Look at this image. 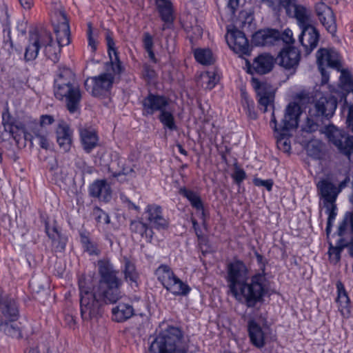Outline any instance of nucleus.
<instances>
[{
  "label": "nucleus",
  "mask_w": 353,
  "mask_h": 353,
  "mask_svg": "<svg viewBox=\"0 0 353 353\" xmlns=\"http://www.w3.org/2000/svg\"><path fill=\"white\" fill-rule=\"evenodd\" d=\"M99 280L97 286L88 285L79 280L81 315L83 321L97 319L101 316L105 303H116L121 297L122 280L109 260L97 263Z\"/></svg>",
  "instance_id": "1"
},
{
  "label": "nucleus",
  "mask_w": 353,
  "mask_h": 353,
  "mask_svg": "<svg viewBox=\"0 0 353 353\" xmlns=\"http://www.w3.org/2000/svg\"><path fill=\"white\" fill-rule=\"evenodd\" d=\"M257 262L261 265L262 273L253 275L249 279L248 270L245 263L239 260L228 263L225 277L229 293L240 303L252 307L263 301L268 289L265 278V259L258 252H255Z\"/></svg>",
  "instance_id": "2"
},
{
  "label": "nucleus",
  "mask_w": 353,
  "mask_h": 353,
  "mask_svg": "<svg viewBox=\"0 0 353 353\" xmlns=\"http://www.w3.org/2000/svg\"><path fill=\"white\" fill-rule=\"evenodd\" d=\"M104 30L110 57V61L106 63L107 71L98 76L88 79L85 82V85L87 87L88 82L91 81L92 83L91 94L97 97L105 95L110 92L114 81V75L120 74L123 70L115 47L113 32L109 29Z\"/></svg>",
  "instance_id": "3"
},
{
  "label": "nucleus",
  "mask_w": 353,
  "mask_h": 353,
  "mask_svg": "<svg viewBox=\"0 0 353 353\" xmlns=\"http://www.w3.org/2000/svg\"><path fill=\"white\" fill-rule=\"evenodd\" d=\"M54 94L63 102L70 113L80 108L81 92L74 74L69 68H59L54 81Z\"/></svg>",
  "instance_id": "4"
},
{
  "label": "nucleus",
  "mask_w": 353,
  "mask_h": 353,
  "mask_svg": "<svg viewBox=\"0 0 353 353\" xmlns=\"http://www.w3.org/2000/svg\"><path fill=\"white\" fill-rule=\"evenodd\" d=\"M300 113V106L296 103H290L285 109L281 123L279 125L277 124L274 111L272 113L270 124L274 125L272 128L277 133V147L284 152H288L291 149L290 141L286 137L290 130L297 127Z\"/></svg>",
  "instance_id": "5"
},
{
  "label": "nucleus",
  "mask_w": 353,
  "mask_h": 353,
  "mask_svg": "<svg viewBox=\"0 0 353 353\" xmlns=\"http://www.w3.org/2000/svg\"><path fill=\"white\" fill-rule=\"evenodd\" d=\"M150 350L151 353H186L182 332L176 327L169 326L155 339Z\"/></svg>",
  "instance_id": "6"
},
{
  "label": "nucleus",
  "mask_w": 353,
  "mask_h": 353,
  "mask_svg": "<svg viewBox=\"0 0 353 353\" xmlns=\"http://www.w3.org/2000/svg\"><path fill=\"white\" fill-rule=\"evenodd\" d=\"M268 7L276 13L282 9L285 10L288 16L297 20L300 28L310 25V17L307 9L296 3V0H263Z\"/></svg>",
  "instance_id": "7"
},
{
  "label": "nucleus",
  "mask_w": 353,
  "mask_h": 353,
  "mask_svg": "<svg viewBox=\"0 0 353 353\" xmlns=\"http://www.w3.org/2000/svg\"><path fill=\"white\" fill-rule=\"evenodd\" d=\"M156 275L163 287L176 296H186L190 288L174 275L166 265H160L156 270Z\"/></svg>",
  "instance_id": "8"
},
{
  "label": "nucleus",
  "mask_w": 353,
  "mask_h": 353,
  "mask_svg": "<svg viewBox=\"0 0 353 353\" xmlns=\"http://www.w3.org/2000/svg\"><path fill=\"white\" fill-rule=\"evenodd\" d=\"M321 132L324 133L329 141L353 163V136L347 135L344 131L334 125L325 127L324 130H321Z\"/></svg>",
  "instance_id": "9"
},
{
  "label": "nucleus",
  "mask_w": 353,
  "mask_h": 353,
  "mask_svg": "<svg viewBox=\"0 0 353 353\" xmlns=\"http://www.w3.org/2000/svg\"><path fill=\"white\" fill-rule=\"evenodd\" d=\"M317 63L322 76L321 85L326 84L329 81V75L325 66H328L336 70L342 68L339 52L334 49L321 48L316 52Z\"/></svg>",
  "instance_id": "10"
},
{
  "label": "nucleus",
  "mask_w": 353,
  "mask_h": 353,
  "mask_svg": "<svg viewBox=\"0 0 353 353\" xmlns=\"http://www.w3.org/2000/svg\"><path fill=\"white\" fill-rule=\"evenodd\" d=\"M316 99L314 106V115L323 117L327 119L332 117L337 107V100L331 94H321L316 91L314 95Z\"/></svg>",
  "instance_id": "11"
},
{
  "label": "nucleus",
  "mask_w": 353,
  "mask_h": 353,
  "mask_svg": "<svg viewBox=\"0 0 353 353\" xmlns=\"http://www.w3.org/2000/svg\"><path fill=\"white\" fill-rule=\"evenodd\" d=\"M51 41V34L48 32L39 33L36 31L30 32L28 43L26 47L24 59L26 61L34 60L38 54L42 43Z\"/></svg>",
  "instance_id": "12"
},
{
  "label": "nucleus",
  "mask_w": 353,
  "mask_h": 353,
  "mask_svg": "<svg viewBox=\"0 0 353 353\" xmlns=\"http://www.w3.org/2000/svg\"><path fill=\"white\" fill-rule=\"evenodd\" d=\"M252 81L258 97L259 109L263 112H268L269 108L273 109L274 94L270 85L266 83H261L255 78H252Z\"/></svg>",
  "instance_id": "13"
},
{
  "label": "nucleus",
  "mask_w": 353,
  "mask_h": 353,
  "mask_svg": "<svg viewBox=\"0 0 353 353\" xmlns=\"http://www.w3.org/2000/svg\"><path fill=\"white\" fill-rule=\"evenodd\" d=\"M144 215L151 227L159 230L168 228L169 221L164 216L163 209L160 205L154 203L148 205L145 209Z\"/></svg>",
  "instance_id": "14"
},
{
  "label": "nucleus",
  "mask_w": 353,
  "mask_h": 353,
  "mask_svg": "<svg viewBox=\"0 0 353 353\" xmlns=\"http://www.w3.org/2000/svg\"><path fill=\"white\" fill-rule=\"evenodd\" d=\"M314 8L319 21L328 32L334 35L336 32V21L332 9L323 1L316 3Z\"/></svg>",
  "instance_id": "15"
},
{
  "label": "nucleus",
  "mask_w": 353,
  "mask_h": 353,
  "mask_svg": "<svg viewBox=\"0 0 353 353\" xmlns=\"http://www.w3.org/2000/svg\"><path fill=\"white\" fill-rule=\"evenodd\" d=\"M300 61V52L294 47L284 48L279 54L275 61L285 70L294 73Z\"/></svg>",
  "instance_id": "16"
},
{
  "label": "nucleus",
  "mask_w": 353,
  "mask_h": 353,
  "mask_svg": "<svg viewBox=\"0 0 353 353\" xmlns=\"http://www.w3.org/2000/svg\"><path fill=\"white\" fill-rule=\"evenodd\" d=\"M169 99L163 95L150 93L142 101L144 115H152L155 112L160 113L167 108Z\"/></svg>",
  "instance_id": "17"
},
{
  "label": "nucleus",
  "mask_w": 353,
  "mask_h": 353,
  "mask_svg": "<svg viewBox=\"0 0 353 353\" xmlns=\"http://www.w3.org/2000/svg\"><path fill=\"white\" fill-rule=\"evenodd\" d=\"M227 42L234 52L240 54H250V46L248 40L243 32L239 30H234L228 33Z\"/></svg>",
  "instance_id": "18"
},
{
  "label": "nucleus",
  "mask_w": 353,
  "mask_h": 353,
  "mask_svg": "<svg viewBox=\"0 0 353 353\" xmlns=\"http://www.w3.org/2000/svg\"><path fill=\"white\" fill-rule=\"evenodd\" d=\"M318 195L323 200V204L336 203L340 189L328 179H323L316 183Z\"/></svg>",
  "instance_id": "19"
},
{
  "label": "nucleus",
  "mask_w": 353,
  "mask_h": 353,
  "mask_svg": "<svg viewBox=\"0 0 353 353\" xmlns=\"http://www.w3.org/2000/svg\"><path fill=\"white\" fill-rule=\"evenodd\" d=\"M299 40L304 48L306 54H309L316 46L319 39L317 30L312 25L301 28Z\"/></svg>",
  "instance_id": "20"
},
{
  "label": "nucleus",
  "mask_w": 353,
  "mask_h": 353,
  "mask_svg": "<svg viewBox=\"0 0 353 353\" xmlns=\"http://www.w3.org/2000/svg\"><path fill=\"white\" fill-rule=\"evenodd\" d=\"M247 330L250 343L257 348H263L265 345V332L252 316L248 318Z\"/></svg>",
  "instance_id": "21"
},
{
  "label": "nucleus",
  "mask_w": 353,
  "mask_h": 353,
  "mask_svg": "<svg viewBox=\"0 0 353 353\" xmlns=\"http://www.w3.org/2000/svg\"><path fill=\"white\" fill-rule=\"evenodd\" d=\"M274 62L275 59L272 56L264 53L256 57L252 65L247 61V65L250 73L265 74L272 70Z\"/></svg>",
  "instance_id": "22"
},
{
  "label": "nucleus",
  "mask_w": 353,
  "mask_h": 353,
  "mask_svg": "<svg viewBox=\"0 0 353 353\" xmlns=\"http://www.w3.org/2000/svg\"><path fill=\"white\" fill-rule=\"evenodd\" d=\"M281 32L276 29H264L256 32L252 37V42L258 46H270L279 42Z\"/></svg>",
  "instance_id": "23"
},
{
  "label": "nucleus",
  "mask_w": 353,
  "mask_h": 353,
  "mask_svg": "<svg viewBox=\"0 0 353 353\" xmlns=\"http://www.w3.org/2000/svg\"><path fill=\"white\" fill-rule=\"evenodd\" d=\"M57 141L60 149L63 152H68L72 143V130L70 126L64 121L59 123L56 129Z\"/></svg>",
  "instance_id": "24"
},
{
  "label": "nucleus",
  "mask_w": 353,
  "mask_h": 353,
  "mask_svg": "<svg viewBox=\"0 0 353 353\" xmlns=\"http://www.w3.org/2000/svg\"><path fill=\"white\" fill-rule=\"evenodd\" d=\"M90 196L103 201H108L111 198L110 186L105 180H97L91 184L89 188Z\"/></svg>",
  "instance_id": "25"
},
{
  "label": "nucleus",
  "mask_w": 353,
  "mask_h": 353,
  "mask_svg": "<svg viewBox=\"0 0 353 353\" xmlns=\"http://www.w3.org/2000/svg\"><path fill=\"white\" fill-rule=\"evenodd\" d=\"M179 194L186 198L190 202L191 206L197 212H201V218L205 221V212L203 207V201L196 192L186 188H181L179 190Z\"/></svg>",
  "instance_id": "26"
},
{
  "label": "nucleus",
  "mask_w": 353,
  "mask_h": 353,
  "mask_svg": "<svg viewBox=\"0 0 353 353\" xmlns=\"http://www.w3.org/2000/svg\"><path fill=\"white\" fill-rule=\"evenodd\" d=\"M81 141L84 150L90 153L98 144V136L92 128H80Z\"/></svg>",
  "instance_id": "27"
},
{
  "label": "nucleus",
  "mask_w": 353,
  "mask_h": 353,
  "mask_svg": "<svg viewBox=\"0 0 353 353\" xmlns=\"http://www.w3.org/2000/svg\"><path fill=\"white\" fill-rule=\"evenodd\" d=\"M155 3L161 20L165 23H172L175 17L172 0H157Z\"/></svg>",
  "instance_id": "28"
},
{
  "label": "nucleus",
  "mask_w": 353,
  "mask_h": 353,
  "mask_svg": "<svg viewBox=\"0 0 353 353\" xmlns=\"http://www.w3.org/2000/svg\"><path fill=\"white\" fill-rule=\"evenodd\" d=\"M63 21L54 27V32L57 36V41L59 46H68L70 43V32L69 23L64 13H61Z\"/></svg>",
  "instance_id": "29"
},
{
  "label": "nucleus",
  "mask_w": 353,
  "mask_h": 353,
  "mask_svg": "<svg viewBox=\"0 0 353 353\" xmlns=\"http://www.w3.org/2000/svg\"><path fill=\"white\" fill-rule=\"evenodd\" d=\"M123 268L122 272L124 279L129 283H134L136 286L138 285L139 273L137 271L135 264L128 257L124 256L123 259Z\"/></svg>",
  "instance_id": "30"
},
{
  "label": "nucleus",
  "mask_w": 353,
  "mask_h": 353,
  "mask_svg": "<svg viewBox=\"0 0 353 353\" xmlns=\"http://www.w3.org/2000/svg\"><path fill=\"white\" fill-rule=\"evenodd\" d=\"M134 314L132 306L128 303H121L112 308L113 319L117 322H123Z\"/></svg>",
  "instance_id": "31"
},
{
  "label": "nucleus",
  "mask_w": 353,
  "mask_h": 353,
  "mask_svg": "<svg viewBox=\"0 0 353 353\" xmlns=\"http://www.w3.org/2000/svg\"><path fill=\"white\" fill-rule=\"evenodd\" d=\"M0 310L5 315L12 318L17 317L19 313L15 301L10 297L3 298L0 296Z\"/></svg>",
  "instance_id": "32"
},
{
  "label": "nucleus",
  "mask_w": 353,
  "mask_h": 353,
  "mask_svg": "<svg viewBox=\"0 0 353 353\" xmlns=\"http://www.w3.org/2000/svg\"><path fill=\"white\" fill-rule=\"evenodd\" d=\"M337 289L338 297L336 301L339 303V310L343 316L347 317L350 313L349 308V297L347 296V294L341 283L337 284Z\"/></svg>",
  "instance_id": "33"
},
{
  "label": "nucleus",
  "mask_w": 353,
  "mask_h": 353,
  "mask_svg": "<svg viewBox=\"0 0 353 353\" xmlns=\"http://www.w3.org/2000/svg\"><path fill=\"white\" fill-rule=\"evenodd\" d=\"M319 121H321L320 117L314 115L313 110H310V116L307 117L302 125L303 132L312 133L317 130L321 132V130H324V128H320Z\"/></svg>",
  "instance_id": "34"
},
{
  "label": "nucleus",
  "mask_w": 353,
  "mask_h": 353,
  "mask_svg": "<svg viewBox=\"0 0 353 353\" xmlns=\"http://www.w3.org/2000/svg\"><path fill=\"white\" fill-rule=\"evenodd\" d=\"M46 232L48 236L52 240L53 246L57 252H62L64 250L66 241L65 239L61 236L56 228L50 230L46 227Z\"/></svg>",
  "instance_id": "35"
},
{
  "label": "nucleus",
  "mask_w": 353,
  "mask_h": 353,
  "mask_svg": "<svg viewBox=\"0 0 353 353\" xmlns=\"http://www.w3.org/2000/svg\"><path fill=\"white\" fill-rule=\"evenodd\" d=\"M196 60L202 65H210L214 63L212 53L210 49L197 48L194 52Z\"/></svg>",
  "instance_id": "36"
},
{
  "label": "nucleus",
  "mask_w": 353,
  "mask_h": 353,
  "mask_svg": "<svg viewBox=\"0 0 353 353\" xmlns=\"http://www.w3.org/2000/svg\"><path fill=\"white\" fill-rule=\"evenodd\" d=\"M158 118L163 125L164 128H168L171 131L176 130L177 126L174 121L173 113L171 111L166 108L163 111H161Z\"/></svg>",
  "instance_id": "37"
},
{
  "label": "nucleus",
  "mask_w": 353,
  "mask_h": 353,
  "mask_svg": "<svg viewBox=\"0 0 353 353\" xmlns=\"http://www.w3.org/2000/svg\"><path fill=\"white\" fill-rule=\"evenodd\" d=\"M42 46L44 48L46 56L54 63L58 62L61 52V48L59 46L58 48H57L53 46L52 37H51V41L50 42H45V43H42Z\"/></svg>",
  "instance_id": "38"
},
{
  "label": "nucleus",
  "mask_w": 353,
  "mask_h": 353,
  "mask_svg": "<svg viewBox=\"0 0 353 353\" xmlns=\"http://www.w3.org/2000/svg\"><path fill=\"white\" fill-rule=\"evenodd\" d=\"M201 85L205 89H212L218 82V77L214 72H206L200 77Z\"/></svg>",
  "instance_id": "39"
},
{
  "label": "nucleus",
  "mask_w": 353,
  "mask_h": 353,
  "mask_svg": "<svg viewBox=\"0 0 353 353\" xmlns=\"http://www.w3.org/2000/svg\"><path fill=\"white\" fill-rule=\"evenodd\" d=\"M81 242L83 245L84 250L88 252L90 255H99L100 250L97 243L90 241L87 236L81 237Z\"/></svg>",
  "instance_id": "40"
},
{
  "label": "nucleus",
  "mask_w": 353,
  "mask_h": 353,
  "mask_svg": "<svg viewBox=\"0 0 353 353\" xmlns=\"http://www.w3.org/2000/svg\"><path fill=\"white\" fill-rule=\"evenodd\" d=\"M130 228L132 233L143 236L147 232L148 225L142 221L134 220L131 221Z\"/></svg>",
  "instance_id": "41"
},
{
  "label": "nucleus",
  "mask_w": 353,
  "mask_h": 353,
  "mask_svg": "<svg viewBox=\"0 0 353 353\" xmlns=\"http://www.w3.org/2000/svg\"><path fill=\"white\" fill-rule=\"evenodd\" d=\"M323 205L326 208V213L328 214L326 231L327 233H329L331 229L332 223L336 216V203H331L323 204Z\"/></svg>",
  "instance_id": "42"
},
{
  "label": "nucleus",
  "mask_w": 353,
  "mask_h": 353,
  "mask_svg": "<svg viewBox=\"0 0 353 353\" xmlns=\"http://www.w3.org/2000/svg\"><path fill=\"white\" fill-rule=\"evenodd\" d=\"M34 136L39 141V144L43 149H48L50 143L48 139V133L44 132L42 129L34 131Z\"/></svg>",
  "instance_id": "43"
},
{
  "label": "nucleus",
  "mask_w": 353,
  "mask_h": 353,
  "mask_svg": "<svg viewBox=\"0 0 353 353\" xmlns=\"http://www.w3.org/2000/svg\"><path fill=\"white\" fill-rule=\"evenodd\" d=\"M340 83L344 88H352L353 86V77L349 71L346 69H342L340 70Z\"/></svg>",
  "instance_id": "44"
},
{
  "label": "nucleus",
  "mask_w": 353,
  "mask_h": 353,
  "mask_svg": "<svg viewBox=\"0 0 353 353\" xmlns=\"http://www.w3.org/2000/svg\"><path fill=\"white\" fill-rule=\"evenodd\" d=\"M48 348V343L41 340L31 347L29 353H47Z\"/></svg>",
  "instance_id": "45"
},
{
  "label": "nucleus",
  "mask_w": 353,
  "mask_h": 353,
  "mask_svg": "<svg viewBox=\"0 0 353 353\" xmlns=\"http://www.w3.org/2000/svg\"><path fill=\"white\" fill-rule=\"evenodd\" d=\"M9 131L12 138L17 142L21 139V135L25 133V129L21 125H12L10 126Z\"/></svg>",
  "instance_id": "46"
},
{
  "label": "nucleus",
  "mask_w": 353,
  "mask_h": 353,
  "mask_svg": "<svg viewBox=\"0 0 353 353\" xmlns=\"http://www.w3.org/2000/svg\"><path fill=\"white\" fill-rule=\"evenodd\" d=\"M96 215V219L99 223H103L105 224L110 223V217L105 212L99 208H96L94 212Z\"/></svg>",
  "instance_id": "47"
},
{
  "label": "nucleus",
  "mask_w": 353,
  "mask_h": 353,
  "mask_svg": "<svg viewBox=\"0 0 353 353\" xmlns=\"http://www.w3.org/2000/svg\"><path fill=\"white\" fill-rule=\"evenodd\" d=\"M281 41L287 44L293 43L294 42L293 34L290 29L287 28L282 33H281V36L279 37V42Z\"/></svg>",
  "instance_id": "48"
},
{
  "label": "nucleus",
  "mask_w": 353,
  "mask_h": 353,
  "mask_svg": "<svg viewBox=\"0 0 353 353\" xmlns=\"http://www.w3.org/2000/svg\"><path fill=\"white\" fill-rule=\"evenodd\" d=\"M232 177L237 184H240L246 178V174L243 169L235 167Z\"/></svg>",
  "instance_id": "49"
},
{
  "label": "nucleus",
  "mask_w": 353,
  "mask_h": 353,
  "mask_svg": "<svg viewBox=\"0 0 353 353\" xmlns=\"http://www.w3.org/2000/svg\"><path fill=\"white\" fill-rule=\"evenodd\" d=\"M143 46L145 50L153 48V37L149 32H144L143 35Z\"/></svg>",
  "instance_id": "50"
},
{
  "label": "nucleus",
  "mask_w": 353,
  "mask_h": 353,
  "mask_svg": "<svg viewBox=\"0 0 353 353\" xmlns=\"http://www.w3.org/2000/svg\"><path fill=\"white\" fill-rule=\"evenodd\" d=\"M253 182L256 186L265 187L268 191L272 190L273 185V181L272 179L263 180L256 178L254 179Z\"/></svg>",
  "instance_id": "51"
},
{
  "label": "nucleus",
  "mask_w": 353,
  "mask_h": 353,
  "mask_svg": "<svg viewBox=\"0 0 353 353\" xmlns=\"http://www.w3.org/2000/svg\"><path fill=\"white\" fill-rule=\"evenodd\" d=\"M10 34V31H8L7 38L4 39L3 47L9 52V54H12L14 52V49L13 43H12V41L11 40Z\"/></svg>",
  "instance_id": "52"
},
{
  "label": "nucleus",
  "mask_w": 353,
  "mask_h": 353,
  "mask_svg": "<svg viewBox=\"0 0 353 353\" xmlns=\"http://www.w3.org/2000/svg\"><path fill=\"white\" fill-rule=\"evenodd\" d=\"M239 4V0H229L228 3V9L231 16L234 15Z\"/></svg>",
  "instance_id": "53"
},
{
  "label": "nucleus",
  "mask_w": 353,
  "mask_h": 353,
  "mask_svg": "<svg viewBox=\"0 0 353 353\" xmlns=\"http://www.w3.org/2000/svg\"><path fill=\"white\" fill-rule=\"evenodd\" d=\"M54 121V119L52 116L48 114L42 115L40 119V125L41 127H43L46 125H51Z\"/></svg>",
  "instance_id": "54"
},
{
  "label": "nucleus",
  "mask_w": 353,
  "mask_h": 353,
  "mask_svg": "<svg viewBox=\"0 0 353 353\" xmlns=\"http://www.w3.org/2000/svg\"><path fill=\"white\" fill-rule=\"evenodd\" d=\"M88 46L91 48L92 52H95L97 49L98 41L94 39L93 36L88 37Z\"/></svg>",
  "instance_id": "55"
},
{
  "label": "nucleus",
  "mask_w": 353,
  "mask_h": 353,
  "mask_svg": "<svg viewBox=\"0 0 353 353\" xmlns=\"http://www.w3.org/2000/svg\"><path fill=\"white\" fill-rule=\"evenodd\" d=\"M347 223L346 220H344L343 222L340 223L337 231L339 236H342L344 235L347 230Z\"/></svg>",
  "instance_id": "56"
},
{
  "label": "nucleus",
  "mask_w": 353,
  "mask_h": 353,
  "mask_svg": "<svg viewBox=\"0 0 353 353\" xmlns=\"http://www.w3.org/2000/svg\"><path fill=\"white\" fill-rule=\"evenodd\" d=\"M21 6L26 10H29L33 5V0H19Z\"/></svg>",
  "instance_id": "57"
},
{
  "label": "nucleus",
  "mask_w": 353,
  "mask_h": 353,
  "mask_svg": "<svg viewBox=\"0 0 353 353\" xmlns=\"http://www.w3.org/2000/svg\"><path fill=\"white\" fill-rule=\"evenodd\" d=\"M144 72L145 75L150 79H152L155 76L154 70L148 65L144 66Z\"/></svg>",
  "instance_id": "58"
},
{
  "label": "nucleus",
  "mask_w": 353,
  "mask_h": 353,
  "mask_svg": "<svg viewBox=\"0 0 353 353\" xmlns=\"http://www.w3.org/2000/svg\"><path fill=\"white\" fill-rule=\"evenodd\" d=\"M191 220H192V225H193L194 232H195L196 236L199 238H200L202 234H201V231L199 227L198 223H197L196 220L193 218Z\"/></svg>",
  "instance_id": "59"
},
{
  "label": "nucleus",
  "mask_w": 353,
  "mask_h": 353,
  "mask_svg": "<svg viewBox=\"0 0 353 353\" xmlns=\"http://www.w3.org/2000/svg\"><path fill=\"white\" fill-rule=\"evenodd\" d=\"M311 147H314V144L312 143H310L307 145V152H309V154L310 155L314 156L318 155L319 153L320 152V148L318 146H316L314 149V151L312 152L310 149Z\"/></svg>",
  "instance_id": "60"
},
{
  "label": "nucleus",
  "mask_w": 353,
  "mask_h": 353,
  "mask_svg": "<svg viewBox=\"0 0 353 353\" xmlns=\"http://www.w3.org/2000/svg\"><path fill=\"white\" fill-rule=\"evenodd\" d=\"M145 51L148 52V57L150 58V59L152 61H153L154 63H156L157 62V59H156L154 53L153 52V48L150 49V50H145Z\"/></svg>",
  "instance_id": "61"
},
{
  "label": "nucleus",
  "mask_w": 353,
  "mask_h": 353,
  "mask_svg": "<svg viewBox=\"0 0 353 353\" xmlns=\"http://www.w3.org/2000/svg\"><path fill=\"white\" fill-rule=\"evenodd\" d=\"M349 181V179H345L343 181L341 182L339 185L337 186V188L340 189V192L342 189L346 186L347 182Z\"/></svg>",
  "instance_id": "62"
},
{
  "label": "nucleus",
  "mask_w": 353,
  "mask_h": 353,
  "mask_svg": "<svg viewBox=\"0 0 353 353\" xmlns=\"http://www.w3.org/2000/svg\"><path fill=\"white\" fill-rule=\"evenodd\" d=\"M177 147L179 148V152L185 155V156H187L188 155V152L182 147V145H177Z\"/></svg>",
  "instance_id": "63"
},
{
  "label": "nucleus",
  "mask_w": 353,
  "mask_h": 353,
  "mask_svg": "<svg viewBox=\"0 0 353 353\" xmlns=\"http://www.w3.org/2000/svg\"><path fill=\"white\" fill-rule=\"evenodd\" d=\"M350 224L352 232L353 233V212L350 214Z\"/></svg>",
  "instance_id": "64"
}]
</instances>
